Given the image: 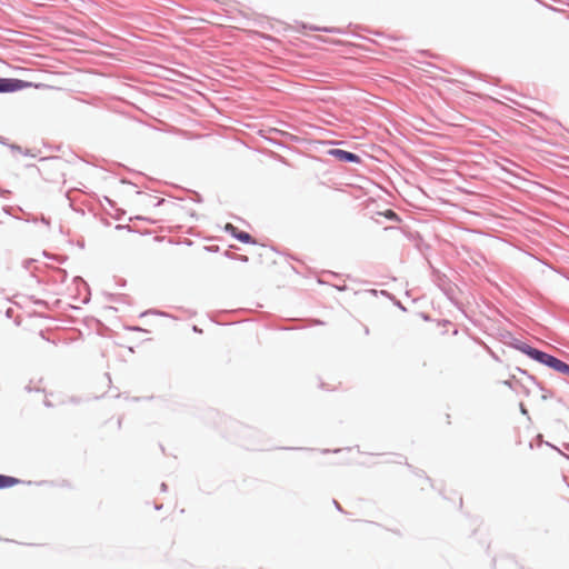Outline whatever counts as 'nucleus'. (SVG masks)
Listing matches in <instances>:
<instances>
[{"instance_id": "1", "label": "nucleus", "mask_w": 569, "mask_h": 569, "mask_svg": "<svg viewBox=\"0 0 569 569\" xmlns=\"http://www.w3.org/2000/svg\"><path fill=\"white\" fill-rule=\"evenodd\" d=\"M501 342L507 347H510L515 350L520 351L521 353L527 356L529 359H531L538 363L545 352L543 350L538 349V348L516 338L510 331H506L505 333L501 335Z\"/></svg>"}, {"instance_id": "2", "label": "nucleus", "mask_w": 569, "mask_h": 569, "mask_svg": "<svg viewBox=\"0 0 569 569\" xmlns=\"http://www.w3.org/2000/svg\"><path fill=\"white\" fill-rule=\"evenodd\" d=\"M501 342L507 347H510L515 350L520 351L521 353L527 356L529 359H531L538 363L545 352L543 350L538 349V348L516 338L510 331H506L505 333L501 335Z\"/></svg>"}, {"instance_id": "3", "label": "nucleus", "mask_w": 569, "mask_h": 569, "mask_svg": "<svg viewBox=\"0 0 569 569\" xmlns=\"http://www.w3.org/2000/svg\"><path fill=\"white\" fill-rule=\"evenodd\" d=\"M44 87L43 83H34L18 78H1L0 77V93H13L28 88Z\"/></svg>"}, {"instance_id": "4", "label": "nucleus", "mask_w": 569, "mask_h": 569, "mask_svg": "<svg viewBox=\"0 0 569 569\" xmlns=\"http://www.w3.org/2000/svg\"><path fill=\"white\" fill-rule=\"evenodd\" d=\"M539 363L569 378V363L551 353L545 351Z\"/></svg>"}, {"instance_id": "5", "label": "nucleus", "mask_w": 569, "mask_h": 569, "mask_svg": "<svg viewBox=\"0 0 569 569\" xmlns=\"http://www.w3.org/2000/svg\"><path fill=\"white\" fill-rule=\"evenodd\" d=\"M326 154L329 156V157H332L335 158L336 160L342 162V163H361L362 162V159L359 154L355 153V152H351V151H348V150H343V149H339V148H331L329 150L326 151Z\"/></svg>"}, {"instance_id": "6", "label": "nucleus", "mask_w": 569, "mask_h": 569, "mask_svg": "<svg viewBox=\"0 0 569 569\" xmlns=\"http://www.w3.org/2000/svg\"><path fill=\"white\" fill-rule=\"evenodd\" d=\"M224 231L228 232L233 239L238 240L241 243H244V244H256L257 243L250 233H248L247 231L240 230L232 223H227L224 226Z\"/></svg>"}, {"instance_id": "7", "label": "nucleus", "mask_w": 569, "mask_h": 569, "mask_svg": "<svg viewBox=\"0 0 569 569\" xmlns=\"http://www.w3.org/2000/svg\"><path fill=\"white\" fill-rule=\"evenodd\" d=\"M395 457H396V459L388 460V462L405 463L408 467V469L411 472H413L416 476L425 477L427 481L431 482V479L426 475V472L422 469H418V468L413 467L412 465L408 463L405 456H402L400 453H396Z\"/></svg>"}, {"instance_id": "8", "label": "nucleus", "mask_w": 569, "mask_h": 569, "mask_svg": "<svg viewBox=\"0 0 569 569\" xmlns=\"http://www.w3.org/2000/svg\"><path fill=\"white\" fill-rule=\"evenodd\" d=\"M431 267V276H432V280L433 282L443 291L446 292L447 290V286H449L450 283V280L449 278L447 277V274H445L443 272H441L440 270L433 268L432 266Z\"/></svg>"}, {"instance_id": "9", "label": "nucleus", "mask_w": 569, "mask_h": 569, "mask_svg": "<svg viewBox=\"0 0 569 569\" xmlns=\"http://www.w3.org/2000/svg\"><path fill=\"white\" fill-rule=\"evenodd\" d=\"M68 279V272L61 268H52V271L49 276L48 282L53 284H63Z\"/></svg>"}, {"instance_id": "10", "label": "nucleus", "mask_w": 569, "mask_h": 569, "mask_svg": "<svg viewBox=\"0 0 569 569\" xmlns=\"http://www.w3.org/2000/svg\"><path fill=\"white\" fill-rule=\"evenodd\" d=\"M19 483H23V481L16 477L0 473V489H8Z\"/></svg>"}, {"instance_id": "11", "label": "nucleus", "mask_w": 569, "mask_h": 569, "mask_svg": "<svg viewBox=\"0 0 569 569\" xmlns=\"http://www.w3.org/2000/svg\"><path fill=\"white\" fill-rule=\"evenodd\" d=\"M412 241L415 242V247L421 252L425 253L426 251H429L431 249V246L425 241L422 236L419 232H416L415 236H412Z\"/></svg>"}, {"instance_id": "12", "label": "nucleus", "mask_w": 569, "mask_h": 569, "mask_svg": "<svg viewBox=\"0 0 569 569\" xmlns=\"http://www.w3.org/2000/svg\"><path fill=\"white\" fill-rule=\"evenodd\" d=\"M223 256L228 259H232V260H238V261H241V262H248L249 261V258L248 256H244V254H236V253H232L230 250H226L223 252Z\"/></svg>"}, {"instance_id": "13", "label": "nucleus", "mask_w": 569, "mask_h": 569, "mask_svg": "<svg viewBox=\"0 0 569 569\" xmlns=\"http://www.w3.org/2000/svg\"><path fill=\"white\" fill-rule=\"evenodd\" d=\"M310 29L316 30V31H323V32H328V33H342V30L340 28H336V27H323V28L311 27Z\"/></svg>"}, {"instance_id": "14", "label": "nucleus", "mask_w": 569, "mask_h": 569, "mask_svg": "<svg viewBox=\"0 0 569 569\" xmlns=\"http://www.w3.org/2000/svg\"><path fill=\"white\" fill-rule=\"evenodd\" d=\"M383 216L390 220V221H399L400 218L398 216V213L396 211H393L392 209H388L383 212Z\"/></svg>"}, {"instance_id": "15", "label": "nucleus", "mask_w": 569, "mask_h": 569, "mask_svg": "<svg viewBox=\"0 0 569 569\" xmlns=\"http://www.w3.org/2000/svg\"><path fill=\"white\" fill-rule=\"evenodd\" d=\"M43 256L46 258H49V259H53L56 261H58L59 263H63L64 261H67L68 257L67 256H63V257H53L52 254L48 253L47 251H43Z\"/></svg>"}, {"instance_id": "16", "label": "nucleus", "mask_w": 569, "mask_h": 569, "mask_svg": "<svg viewBox=\"0 0 569 569\" xmlns=\"http://www.w3.org/2000/svg\"><path fill=\"white\" fill-rule=\"evenodd\" d=\"M378 293H380L381 296L387 297V298H388V299H390V300L395 299V296H393L392 293H390L389 291H387V290H380V291H378V290H376V289H372V295H373V296H377Z\"/></svg>"}, {"instance_id": "17", "label": "nucleus", "mask_w": 569, "mask_h": 569, "mask_svg": "<svg viewBox=\"0 0 569 569\" xmlns=\"http://www.w3.org/2000/svg\"><path fill=\"white\" fill-rule=\"evenodd\" d=\"M30 299L33 302V305H36L38 307H42V308H48L47 301H44L42 299L34 298L33 296H31Z\"/></svg>"}, {"instance_id": "18", "label": "nucleus", "mask_w": 569, "mask_h": 569, "mask_svg": "<svg viewBox=\"0 0 569 569\" xmlns=\"http://www.w3.org/2000/svg\"><path fill=\"white\" fill-rule=\"evenodd\" d=\"M527 378L533 383L536 385L539 390H545V386L542 385V382L538 381L537 378L532 375H528Z\"/></svg>"}, {"instance_id": "19", "label": "nucleus", "mask_w": 569, "mask_h": 569, "mask_svg": "<svg viewBox=\"0 0 569 569\" xmlns=\"http://www.w3.org/2000/svg\"><path fill=\"white\" fill-rule=\"evenodd\" d=\"M541 391L543 392L542 396H541L542 400H547L549 398H553L555 397V392L552 390H550V389H547L546 387H545V390H541Z\"/></svg>"}, {"instance_id": "20", "label": "nucleus", "mask_w": 569, "mask_h": 569, "mask_svg": "<svg viewBox=\"0 0 569 569\" xmlns=\"http://www.w3.org/2000/svg\"><path fill=\"white\" fill-rule=\"evenodd\" d=\"M8 147L12 150V151H16V152H19V153H23L26 156H29V151H26L23 152L22 151V148L18 144H14V143H9Z\"/></svg>"}, {"instance_id": "21", "label": "nucleus", "mask_w": 569, "mask_h": 569, "mask_svg": "<svg viewBox=\"0 0 569 569\" xmlns=\"http://www.w3.org/2000/svg\"><path fill=\"white\" fill-rule=\"evenodd\" d=\"M73 282L76 283H80L81 286H83L87 290H89V286L88 283L80 277V276H76L73 278Z\"/></svg>"}, {"instance_id": "22", "label": "nucleus", "mask_w": 569, "mask_h": 569, "mask_svg": "<svg viewBox=\"0 0 569 569\" xmlns=\"http://www.w3.org/2000/svg\"><path fill=\"white\" fill-rule=\"evenodd\" d=\"M204 250L211 253L219 252L220 248L217 244L206 246Z\"/></svg>"}, {"instance_id": "23", "label": "nucleus", "mask_w": 569, "mask_h": 569, "mask_svg": "<svg viewBox=\"0 0 569 569\" xmlns=\"http://www.w3.org/2000/svg\"><path fill=\"white\" fill-rule=\"evenodd\" d=\"M150 198L152 200H154V202L152 203L153 207H159V206L163 204L166 201L163 198H157V197H151V196H150Z\"/></svg>"}, {"instance_id": "24", "label": "nucleus", "mask_w": 569, "mask_h": 569, "mask_svg": "<svg viewBox=\"0 0 569 569\" xmlns=\"http://www.w3.org/2000/svg\"><path fill=\"white\" fill-rule=\"evenodd\" d=\"M396 307H398L400 310L406 311V307L399 301L396 297L391 300Z\"/></svg>"}, {"instance_id": "25", "label": "nucleus", "mask_w": 569, "mask_h": 569, "mask_svg": "<svg viewBox=\"0 0 569 569\" xmlns=\"http://www.w3.org/2000/svg\"><path fill=\"white\" fill-rule=\"evenodd\" d=\"M519 409H520L521 415L527 416V417L529 416L528 409L526 408V406L522 402H520Z\"/></svg>"}, {"instance_id": "26", "label": "nucleus", "mask_w": 569, "mask_h": 569, "mask_svg": "<svg viewBox=\"0 0 569 569\" xmlns=\"http://www.w3.org/2000/svg\"><path fill=\"white\" fill-rule=\"evenodd\" d=\"M34 261H36L34 259H26V260L23 261V268H24V269H29V268H30V266H31Z\"/></svg>"}, {"instance_id": "27", "label": "nucleus", "mask_w": 569, "mask_h": 569, "mask_svg": "<svg viewBox=\"0 0 569 569\" xmlns=\"http://www.w3.org/2000/svg\"><path fill=\"white\" fill-rule=\"evenodd\" d=\"M193 196H194V198H193L194 202H198V203L202 202L203 199H202V196L200 193L194 191Z\"/></svg>"}, {"instance_id": "28", "label": "nucleus", "mask_w": 569, "mask_h": 569, "mask_svg": "<svg viewBox=\"0 0 569 569\" xmlns=\"http://www.w3.org/2000/svg\"><path fill=\"white\" fill-rule=\"evenodd\" d=\"M116 229H118V230L127 229L129 232H132V231H133V229H132L130 226H128V224H127V226L118 224V226L116 227Z\"/></svg>"}, {"instance_id": "29", "label": "nucleus", "mask_w": 569, "mask_h": 569, "mask_svg": "<svg viewBox=\"0 0 569 569\" xmlns=\"http://www.w3.org/2000/svg\"><path fill=\"white\" fill-rule=\"evenodd\" d=\"M126 329L131 330V331H146L144 329H142L141 327H138V326L126 327Z\"/></svg>"}, {"instance_id": "30", "label": "nucleus", "mask_w": 569, "mask_h": 569, "mask_svg": "<svg viewBox=\"0 0 569 569\" xmlns=\"http://www.w3.org/2000/svg\"><path fill=\"white\" fill-rule=\"evenodd\" d=\"M323 143H325V144L336 146V144H341V143H343V141L328 140V141H325Z\"/></svg>"}, {"instance_id": "31", "label": "nucleus", "mask_w": 569, "mask_h": 569, "mask_svg": "<svg viewBox=\"0 0 569 569\" xmlns=\"http://www.w3.org/2000/svg\"><path fill=\"white\" fill-rule=\"evenodd\" d=\"M333 505H335V508L340 511V512H345V510L342 509V507L340 506V503L337 501V500H332Z\"/></svg>"}, {"instance_id": "32", "label": "nucleus", "mask_w": 569, "mask_h": 569, "mask_svg": "<svg viewBox=\"0 0 569 569\" xmlns=\"http://www.w3.org/2000/svg\"><path fill=\"white\" fill-rule=\"evenodd\" d=\"M104 200L108 203V206H110L111 208L116 207V202L113 200H111L109 197H104Z\"/></svg>"}, {"instance_id": "33", "label": "nucleus", "mask_w": 569, "mask_h": 569, "mask_svg": "<svg viewBox=\"0 0 569 569\" xmlns=\"http://www.w3.org/2000/svg\"><path fill=\"white\" fill-rule=\"evenodd\" d=\"M340 451H341V449H335V450L323 449V450H321V453H323V455L329 453V452L337 453V452H340Z\"/></svg>"}, {"instance_id": "34", "label": "nucleus", "mask_w": 569, "mask_h": 569, "mask_svg": "<svg viewBox=\"0 0 569 569\" xmlns=\"http://www.w3.org/2000/svg\"><path fill=\"white\" fill-rule=\"evenodd\" d=\"M557 402H558L561 407H563L565 409H568V406H567V403L563 401V399H562V398H558V399H557Z\"/></svg>"}, {"instance_id": "35", "label": "nucleus", "mask_w": 569, "mask_h": 569, "mask_svg": "<svg viewBox=\"0 0 569 569\" xmlns=\"http://www.w3.org/2000/svg\"><path fill=\"white\" fill-rule=\"evenodd\" d=\"M0 144H2V146H8V144H9L8 139H7V138H4V137H2V136H0Z\"/></svg>"}, {"instance_id": "36", "label": "nucleus", "mask_w": 569, "mask_h": 569, "mask_svg": "<svg viewBox=\"0 0 569 569\" xmlns=\"http://www.w3.org/2000/svg\"><path fill=\"white\" fill-rule=\"evenodd\" d=\"M32 483H34V485H37V486H41V485L47 483V481H43V480H42V481H38V482H32V481H28V482H27V485H32Z\"/></svg>"}, {"instance_id": "37", "label": "nucleus", "mask_w": 569, "mask_h": 569, "mask_svg": "<svg viewBox=\"0 0 569 569\" xmlns=\"http://www.w3.org/2000/svg\"><path fill=\"white\" fill-rule=\"evenodd\" d=\"M160 490H161L162 492H166V491L168 490V486H167V483H166V482H162V483H161V486H160Z\"/></svg>"}, {"instance_id": "38", "label": "nucleus", "mask_w": 569, "mask_h": 569, "mask_svg": "<svg viewBox=\"0 0 569 569\" xmlns=\"http://www.w3.org/2000/svg\"><path fill=\"white\" fill-rule=\"evenodd\" d=\"M517 371L520 372L521 375H525V376L529 375L527 370H523V369H521L519 367L517 368Z\"/></svg>"}, {"instance_id": "39", "label": "nucleus", "mask_w": 569, "mask_h": 569, "mask_svg": "<svg viewBox=\"0 0 569 569\" xmlns=\"http://www.w3.org/2000/svg\"><path fill=\"white\" fill-rule=\"evenodd\" d=\"M148 313H158V312H157V311H154V310H148V311L142 312V313L140 315V317H143V316H146V315H148Z\"/></svg>"}, {"instance_id": "40", "label": "nucleus", "mask_w": 569, "mask_h": 569, "mask_svg": "<svg viewBox=\"0 0 569 569\" xmlns=\"http://www.w3.org/2000/svg\"><path fill=\"white\" fill-rule=\"evenodd\" d=\"M123 214H124V211H121V213H117L114 216V219L120 220Z\"/></svg>"}, {"instance_id": "41", "label": "nucleus", "mask_w": 569, "mask_h": 569, "mask_svg": "<svg viewBox=\"0 0 569 569\" xmlns=\"http://www.w3.org/2000/svg\"><path fill=\"white\" fill-rule=\"evenodd\" d=\"M423 320L429 321L430 317L427 313H421Z\"/></svg>"}, {"instance_id": "42", "label": "nucleus", "mask_w": 569, "mask_h": 569, "mask_svg": "<svg viewBox=\"0 0 569 569\" xmlns=\"http://www.w3.org/2000/svg\"><path fill=\"white\" fill-rule=\"evenodd\" d=\"M41 221H42L44 224H47V226H49V223H50V222H49V219H47V218H44V217H42Z\"/></svg>"}, {"instance_id": "43", "label": "nucleus", "mask_w": 569, "mask_h": 569, "mask_svg": "<svg viewBox=\"0 0 569 569\" xmlns=\"http://www.w3.org/2000/svg\"><path fill=\"white\" fill-rule=\"evenodd\" d=\"M41 160H42V161H48V160H58V158H42Z\"/></svg>"}, {"instance_id": "44", "label": "nucleus", "mask_w": 569, "mask_h": 569, "mask_svg": "<svg viewBox=\"0 0 569 569\" xmlns=\"http://www.w3.org/2000/svg\"><path fill=\"white\" fill-rule=\"evenodd\" d=\"M336 288H337L338 290H345L347 287H346V286H339V287L337 286Z\"/></svg>"}, {"instance_id": "45", "label": "nucleus", "mask_w": 569, "mask_h": 569, "mask_svg": "<svg viewBox=\"0 0 569 569\" xmlns=\"http://www.w3.org/2000/svg\"><path fill=\"white\" fill-rule=\"evenodd\" d=\"M31 276H32V277H34V278L37 279V282H38V283H41V282H42V281H41V279H39V278H37V277L34 276V273H31Z\"/></svg>"}, {"instance_id": "46", "label": "nucleus", "mask_w": 569, "mask_h": 569, "mask_svg": "<svg viewBox=\"0 0 569 569\" xmlns=\"http://www.w3.org/2000/svg\"><path fill=\"white\" fill-rule=\"evenodd\" d=\"M121 423H122V418L120 417V418L118 419V427H119V428L121 427Z\"/></svg>"}, {"instance_id": "47", "label": "nucleus", "mask_w": 569, "mask_h": 569, "mask_svg": "<svg viewBox=\"0 0 569 569\" xmlns=\"http://www.w3.org/2000/svg\"><path fill=\"white\" fill-rule=\"evenodd\" d=\"M26 390H27V391H29V392H30V391H32L31 386H27V387H26Z\"/></svg>"}, {"instance_id": "48", "label": "nucleus", "mask_w": 569, "mask_h": 569, "mask_svg": "<svg viewBox=\"0 0 569 569\" xmlns=\"http://www.w3.org/2000/svg\"><path fill=\"white\" fill-rule=\"evenodd\" d=\"M297 450H305V451H308L310 450L309 448H296Z\"/></svg>"}, {"instance_id": "49", "label": "nucleus", "mask_w": 569, "mask_h": 569, "mask_svg": "<svg viewBox=\"0 0 569 569\" xmlns=\"http://www.w3.org/2000/svg\"><path fill=\"white\" fill-rule=\"evenodd\" d=\"M315 325H323V322L321 320H317Z\"/></svg>"}, {"instance_id": "50", "label": "nucleus", "mask_w": 569, "mask_h": 569, "mask_svg": "<svg viewBox=\"0 0 569 569\" xmlns=\"http://www.w3.org/2000/svg\"><path fill=\"white\" fill-rule=\"evenodd\" d=\"M193 331L199 332L200 330L197 328V326H193Z\"/></svg>"}, {"instance_id": "51", "label": "nucleus", "mask_w": 569, "mask_h": 569, "mask_svg": "<svg viewBox=\"0 0 569 569\" xmlns=\"http://www.w3.org/2000/svg\"><path fill=\"white\" fill-rule=\"evenodd\" d=\"M190 216H191V217H197V214L194 213V211H191V212H190Z\"/></svg>"}, {"instance_id": "52", "label": "nucleus", "mask_w": 569, "mask_h": 569, "mask_svg": "<svg viewBox=\"0 0 569 569\" xmlns=\"http://www.w3.org/2000/svg\"><path fill=\"white\" fill-rule=\"evenodd\" d=\"M505 385H507V386L511 387V383H510V381H508V380H507V381H505Z\"/></svg>"}, {"instance_id": "53", "label": "nucleus", "mask_w": 569, "mask_h": 569, "mask_svg": "<svg viewBox=\"0 0 569 569\" xmlns=\"http://www.w3.org/2000/svg\"><path fill=\"white\" fill-rule=\"evenodd\" d=\"M106 377L108 378L109 381H111V378H110L109 373H106Z\"/></svg>"}]
</instances>
